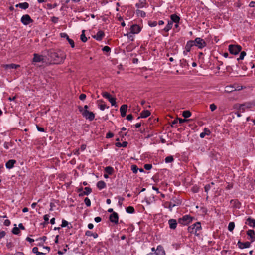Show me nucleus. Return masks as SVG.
<instances>
[{"instance_id": "f257e3e1", "label": "nucleus", "mask_w": 255, "mask_h": 255, "mask_svg": "<svg viewBox=\"0 0 255 255\" xmlns=\"http://www.w3.org/2000/svg\"><path fill=\"white\" fill-rule=\"evenodd\" d=\"M46 58L47 62H49L50 64H58L63 62L65 56L61 52H56L51 49L47 52Z\"/></svg>"}, {"instance_id": "f03ea898", "label": "nucleus", "mask_w": 255, "mask_h": 255, "mask_svg": "<svg viewBox=\"0 0 255 255\" xmlns=\"http://www.w3.org/2000/svg\"><path fill=\"white\" fill-rule=\"evenodd\" d=\"M181 204V201L176 198L175 197H173L170 202H166L164 204V206L165 208H169L170 211H172V208L175 206H179Z\"/></svg>"}, {"instance_id": "7ed1b4c3", "label": "nucleus", "mask_w": 255, "mask_h": 255, "mask_svg": "<svg viewBox=\"0 0 255 255\" xmlns=\"http://www.w3.org/2000/svg\"><path fill=\"white\" fill-rule=\"evenodd\" d=\"M201 230V223L199 222H197L188 228V231L192 234L198 236L200 233L199 232Z\"/></svg>"}, {"instance_id": "20e7f679", "label": "nucleus", "mask_w": 255, "mask_h": 255, "mask_svg": "<svg viewBox=\"0 0 255 255\" xmlns=\"http://www.w3.org/2000/svg\"><path fill=\"white\" fill-rule=\"evenodd\" d=\"M79 111L81 113L82 116L89 121H92L95 118V114L93 112L88 110H84L82 106H78Z\"/></svg>"}, {"instance_id": "39448f33", "label": "nucleus", "mask_w": 255, "mask_h": 255, "mask_svg": "<svg viewBox=\"0 0 255 255\" xmlns=\"http://www.w3.org/2000/svg\"><path fill=\"white\" fill-rule=\"evenodd\" d=\"M242 50V47L239 45H229L228 50L229 52L233 55L238 54Z\"/></svg>"}, {"instance_id": "423d86ee", "label": "nucleus", "mask_w": 255, "mask_h": 255, "mask_svg": "<svg viewBox=\"0 0 255 255\" xmlns=\"http://www.w3.org/2000/svg\"><path fill=\"white\" fill-rule=\"evenodd\" d=\"M33 58L32 60V63H37V62H42V63H46L47 62V58H46V56L39 55L38 54L34 53L33 54Z\"/></svg>"}, {"instance_id": "0eeeda50", "label": "nucleus", "mask_w": 255, "mask_h": 255, "mask_svg": "<svg viewBox=\"0 0 255 255\" xmlns=\"http://www.w3.org/2000/svg\"><path fill=\"white\" fill-rule=\"evenodd\" d=\"M193 42L194 46L198 47L200 49H202L206 46L205 41L199 37L196 38Z\"/></svg>"}, {"instance_id": "6e6552de", "label": "nucleus", "mask_w": 255, "mask_h": 255, "mask_svg": "<svg viewBox=\"0 0 255 255\" xmlns=\"http://www.w3.org/2000/svg\"><path fill=\"white\" fill-rule=\"evenodd\" d=\"M193 218L188 215H186L178 219V222L183 225H187L192 221Z\"/></svg>"}, {"instance_id": "1a4fd4ad", "label": "nucleus", "mask_w": 255, "mask_h": 255, "mask_svg": "<svg viewBox=\"0 0 255 255\" xmlns=\"http://www.w3.org/2000/svg\"><path fill=\"white\" fill-rule=\"evenodd\" d=\"M102 94L104 98L108 100V101L111 103L112 106H117L116 98L112 97L111 95L107 92H103Z\"/></svg>"}, {"instance_id": "9d476101", "label": "nucleus", "mask_w": 255, "mask_h": 255, "mask_svg": "<svg viewBox=\"0 0 255 255\" xmlns=\"http://www.w3.org/2000/svg\"><path fill=\"white\" fill-rule=\"evenodd\" d=\"M21 22L25 25L31 23L33 22V20L31 18L30 16L28 14L24 15L21 18Z\"/></svg>"}, {"instance_id": "9b49d317", "label": "nucleus", "mask_w": 255, "mask_h": 255, "mask_svg": "<svg viewBox=\"0 0 255 255\" xmlns=\"http://www.w3.org/2000/svg\"><path fill=\"white\" fill-rule=\"evenodd\" d=\"M109 219L112 223H118L119 219L118 214L116 212H113L110 215Z\"/></svg>"}, {"instance_id": "f8f14e48", "label": "nucleus", "mask_w": 255, "mask_h": 255, "mask_svg": "<svg viewBox=\"0 0 255 255\" xmlns=\"http://www.w3.org/2000/svg\"><path fill=\"white\" fill-rule=\"evenodd\" d=\"M132 34H137L141 31L140 27L137 24H133L130 27Z\"/></svg>"}, {"instance_id": "ddd939ff", "label": "nucleus", "mask_w": 255, "mask_h": 255, "mask_svg": "<svg viewBox=\"0 0 255 255\" xmlns=\"http://www.w3.org/2000/svg\"><path fill=\"white\" fill-rule=\"evenodd\" d=\"M61 37L66 38L69 43L70 44L71 47L73 48L75 46L74 42L73 40L69 38V36L65 33H62L60 34Z\"/></svg>"}, {"instance_id": "4468645a", "label": "nucleus", "mask_w": 255, "mask_h": 255, "mask_svg": "<svg viewBox=\"0 0 255 255\" xmlns=\"http://www.w3.org/2000/svg\"><path fill=\"white\" fill-rule=\"evenodd\" d=\"M245 224L248 225L250 227L255 228V219L249 217L247 219Z\"/></svg>"}, {"instance_id": "2eb2a0df", "label": "nucleus", "mask_w": 255, "mask_h": 255, "mask_svg": "<svg viewBox=\"0 0 255 255\" xmlns=\"http://www.w3.org/2000/svg\"><path fill=\"white\" fill-rule=\"evenodd\" d=\"M104 35V32L101 30H100L97 32L96 35L93 36V37L98 41H101Z\"/></svg>"}, {"instance_id": "dca6fc26", "label": "nucleus", "mask_w": 255, "mask_h": 255, "mask_svg": "<svg viewBox=\"0 0 255 255\" xmlns=\"http://www.w3.org/2000/svg\"><path fill=\"white\" fill-rule=\"evenodd\" d=\"M169 227L171 229H175L177 226V221L175 219H171L168 220Z\"/></svg>"}, {"instance_id": "f3484780", "label": "nucleus", "mask_w": 255, "mask_h": 255, "mask_svg": "<svg viewBox=\"0 0 255 255\" xmlns=\"http://www.w3.org/2000/svg\"><path fill=\"white\" fill-rule=\"evenodd\" d=\"M238 245L240 248L244 249L249 248L251 245V243L249 242L242 243L240 241H239L238 242Z\"/></svg>"}, {"instance_id": "a211bd4d", "label": "nucleus", "mask_w": 255, "mask_h": 255, "mask_svg": "<svg viewBox=\"0 0 255 255\" xmlns=\"http://www.w3.org/2000/svg\"><path fill=\"white\" fill-rule=\"evenodd\" d=\"M128 109V105H123L120 107V110L121 112V115L122 117H124L126 115V112Z\"/></svg>"}, {"instance_id": "6ab92c4d", "label": "nucleus", "mask_w": 255, "mask_h": 255, "mask_svg": "<svg viewBox=\"0 0 255 255\" xmlns=\"http://www.w3.org/2000/svg\"><path fill=\"white\" fill-rule=\"evenodd\" d=\"M247 234L250 237V240L252 242L255 241V233L253 230H249Z\"/></svg>"}, {"instance_id": "aec40b11", "label": "nucleus", "mask_w": 255, "mask_h": 255, "mask_svg": "<svg viewBox=\"0 0 255 255\" xmlns=\"http://www.w3.org/2000/svg\"><path fill=\"white\" fill-rule=\"evenodd\" d=\"M84 189L85 191L79 193V196L80 197H82L84 195H88L92 192V189L89 187H85Z\"/></svg>"}, {"instance_id": "412c9836", "label": "nucleus", "mask_w": 255, "mask_h": 255, "mask_svg": "<svg viewBox=\"0 0 255 255\" xmlns=\"http://www.w3.org/2000/svg\"><path fill=\"white\" fill-rule=\"evenodd\" d=\"M19 67H20L19 65H17V64H13V63L9 64H5V65H3V67L5 69H17V68H18Z\"/></svg>"}, {"instance_id": "4be33fe9", "label": "nucleus", "mask_w": 255, "mask_h": 255, "mask_svg": "<svg viewBox=\"0 0 255 255\" xmlns=\"http://www.w3.org/2000/svg\"><path fill=\"white\" fill-rule=\"evenodd\" d=\"M15 163L16 161L15 160H9L6 163V167L8 169H11L14 166Z\"/></svg>"}, {"instance_id": "5701e85b", "label": "nucleus", "mask_w": 255, "mask_h": 255, "mask_svg": "<svg viewBox=\"0 0 255 255\" xmlns=\"http://www.w3.org/2000/svg\"><path fill=\"white\" fill-rule=\"evenodd\" d=\"M150 115V112L148 110H144L140 113V116L138 118L139 119L140 118H145L148 117Z\"/></svg>"}, {"instance_id": "b1692460", "label": "nucleus", "mask_w": 255, "mask_h": 255, "mask_svg": "<svg viewBox=\"0 0 255 255\" xmlns=\"http://www.w3.org/2000/svg\"><path fill=\"white\" fill-rule=\"evenodd\" d=\"M193 43H194L193 42V40H190L187 43L185 47V48L187 52H189L190 51L191 47L194 46Z\"/></svg>"}, {"instance_id": "393cba45", "label": "nucleus", "mask_w": 255, "mask_h": 255, "mask_svg": "<svg viewBox=\"0 0 255 255\" xmlns=\"http://www.w3.org/2000/svg\"><path fill=\"white\" fill-rule=\"evenodd\" d=\"M106 186L105 182L103 181H99L97 183V187L100 190L105 188Z\"/></svg>"}, {"instance_id": "a878e982", "label": "nucleus", "mask_w": 255, "mask_h": 255, "mask_svg": "<svg viewBox=\"0 0 255 255\" xmlns=\"http://www.w3.org/2000/svg\"><path fill=\"white\" fill-rule=\"evenodd\" d=\"M16 7H20L23 9H26L29 7V4L27 2L21 3L16 5Z\"/></svg>"}, {"instance_id": "bb28decb", "label": "nucleus", "mask_w": 255, "mask_h": 255, "mask_svg": "<svg viewBox=\"0 0 255 255\" xmlns=\"http://www.w3.org/2000/svg\"><path fill=\"white\" fill-rule=\"evenodd\" d=\"M170 18L171 19V21H172V23L174 22L176 23H177L179 22V21L180 20L179 17L176 14L171 15L170 16Z\"/></svg>"}, {"instance_id": "cd10ccee", "label": "nucleus", "mask_w": 255, "mask_h": 255, "mask_svg": "<svg viewBox=\"0 0 255 255\" xmlns=\"http://www.w3.org/2000/svg\"><path fill=\"white\" fill-rule=\"evenodd\" d=\"M236 90V89L232 86H226L225 89V92L227 93H230Z\"/></svg>"}, {"instance_id": "c85d7f7f", "label": "nucleus", "mask_w": 255, "mask_h": 255, "mask_svg": "<svg viewBox=\"0 0 255 255\" xmlns=\"http://www.w3.org/2000/svg\"><path fill=\"white\" fill-rule=\"evenodd\" d=\"M85 235L87 236H93L94 238H97L98 236L97 233H93L90 231H87L85 233Z\"/></svg>"}, {"instance_id": "c756f323", "label": "nucleus", "mask_w": 255, "mask_h": 255, "mask_svg": "<svg viewBox=\"0 0 255 255\" xmlns=\"http://www.w3.org/2000/svg\"><path fill=\"white\" fill-rule=\"evenodd\" d=\"M105 171L108 174L111 175L114 172V169L111 166H107L105 168Z\"/></svg>"}, {"instance_id": "7c9ffc66", "label": "nucleus", "mask_w": 255, "mask_h": 255, "mask_svg": "<svg viewBox=\"0 0 255 255\" xmlns=\"http://www.w3.org/2000/svg\"><path fill=\"white\" fill-rule=\"evenodd\" d=\"M38 248L37 247H34L32 249V252L33 253H35L36 254V255H44L46 254L45 253L40 252L38 251Z\"/></svg>"}, {"instance_id": "2f4dec72", "label": "nucleus", "mask_w": 255, "mask_h": 255, "mask_svg": "<svg viewBox=\"0 0 255 255\" xmlns=\"http://www.w3.org/2000/svg\"><path fill=\"white\" fill-rule=\"evenodd\" d=\"M172 21H168V24L166 27L164 28V30L166 32H168L169 30L172 28Z\"/></svg>"}, {"instance_id": "473e14b6", "label": "nucleus", "mask_w": 255, "mask_h": 255, "mask_svg": "<svg viewBox=\"0 0 255 255\" xmlns=\"http://www.w3.org/2000/svg\"><path fill=\"white\" fill-rule=\"evenodd\" d=\"M136 14L137 16H140L141 17H144L146 15V13L145 12L140 10H137L136 11Z\"/></svg>"}, {"instance_id": "72a5a7b5", "label": "nucleus", "mask_w": 255, "mask_h": 255, "mask_svg": "<svg viewBox=\"0 0 255 255\" xmlns=\"http://www.w3.org/2000/svg\"><path fill=\"white\" fill-rule=\"evenodd\" d=\"M85 30H82V34L80 36V39L83 42H86L87 40V38L86 37L85 34Z\"/></svg>"}, {"instance_id": "f704fd0d", "label": "nucleus", "mask_w": 255, "mask_h": 255, "mask_svg": "<svg viewBox=\"0 0 255 255\" xmlns=\"http://www.w3.org/2000/svg\"><path fill=\"white\" fill-rule=\"evenodd\" d=\"M182 116L185 118H188L191 116V113L188 110L184 111L182 113Z\"/></svg>"}, {"instance_id": "c9c22d12", "label": "nucleus", "mask_w": 255, "mask_h": 255, "mask_svg": "<svg viewBox=\"0 0 255 255\" xmlns=\"http://www.w3.org/2000/svg\"><path fill=\"white\" fill-rule=\"evenodd\" d=\"M146 4V2L142 1V2L137 3L135 5L137 8H142L144 7V6H145Z\"/></svg>"}, {"instance_id": "e433bc0d", "label": "nucleus", "mask_w": 255, "mask_h": 255, "mask_svg": "<svg viewBox=\"0 0 255 255\" xmlns=\"http://www.w3.org/2000/svg\"><path fill=\"white\" fill-rule=\"evenodd\" d=\"M126 212L128 213H133L135 211L134 208L132 206H128L126 209Z\"/></svg>"}, {"instance_id": "4c0bfd02", "label": "nucleus", "mask_w": 255, "mask_h": 255, "mask_svg": "<svg viewBox=\"0 0 255 255\" xmlns=\"http://www.w3.org/2000/svg\"><path fill=\"white\" fill-rule=\"evenodd\" d=\"M235 228V223L233 222H230L229 223L228 229L229 231L232 232Z\"/></svg>"}, {"instance_id": "58836bf2", "label": "nucleus", "mask_w": 255, "mask_h": 255, "mask_svg": "<svg viewBox=\"0 0 255 255\" xmlns=\"http://www.w3.org/2000/svg\"><path fill=\"white\" fill-rule=\"evenodd\" d=\"M245 104H240L236 106V108L239 109L241 112L243 113L245 111Z\"/></svg>"}, {"instance_id": "ea45409f", "label": "nucleus", "mask_w": 255, "mask_h": 255, "mask_svg": "<svg viewBox=\"0 0 255 255\" xmlns=\"http://www.w3.org/2000/svg\"><path fill=\"white\" fill-rule=\"evenodd\" d=\"M205 131L200 133V137L201 138H204L206 135H208L210 133V131L209 130L207 129V128H205Z\"/></svg>"}, {"instance_id": "a19ab883", "label": "nucleus", "mask_w": 255, "mask_h": 255, "mask_svg": "<svg viewBox=\"0 0 255 255\" xmlns=\"http://www.w3.org/2000/svg\"><path fill=\"white\" fill-rule=\"evenodd\" d=\"M68 225H69V223L67 221H66L65 220H64V219L62 220V224L61 225L62 227H65L66 226H68V228H70L72 227L71 225L70 226V227H69V226H68Z\"/></svg>"}, {"instance_id": "79ce46f5", "label": "nucleus", "mask_w": 255, "mask_h": 255, "mask_svg": "<svg viewBox=\"0 0 255 255\" xmlns=\"http://www.w3.org/2000/svg\"><path fill=\"white\" fill-rule=\"evenodd\" d=\"M173 160V157L172 156H168L165 158V161L166 163H171Z\"/></svg>"}, {"instance_id": "37998d69", "label": "nucleus", "mask_w": 255, "mask_h": 255, "mask_svg": "<svg viewBox=\"0 0 255 255\" xmlns=\"http://www.w3.org/2000/svg\"><path fill=\"white\" fill-rule=\"evenodd\" d=\"M138 168L136 165H132L131 166V170L134 173H136L138 170Z\"/></svg>"}, {"instance_id": "c03bdc74", "label": "nucleus", "mask_w": 255, "mask_h": 255, "mask_svg": "<svg viewBox=\"0 0 255 255\" xmlns=\"http://www.w3.org/2000/svg\"><path fill=\"white\" fill-rule=\"evenodd\" d=\"M12 232L13 234H14L15 235H18L19 233V228L15 226V227H14L13 228Z\"/></svg>"}, {"instance_id": "a18cd8bd", "label": "nucleus", "mask_w": 255, "mask_h": 255, "mask_svg": "<svg viewBox=\"0 0 255 255\" xmlns=\"http://www.w3.org/2000/svg\"><path fill=\"white\" fill-rule=\"evenodd\" d=\"M246 55V53L245 51H242L240 53V57L237 59V60H243Z\"/></svg>"}, {"instance_id": "49530a36", "label": "nucleus", "mask_w": 255, "mask_h": 255, "mask_svg": "<svg viewBox=\"0 0 255 255\" xmlns=\"http://www.w3.org/2000/svg\"><path fill=\"white\" fill-rule=\"evenodd\" d=\"M98 107L101 110H104L105 108H108L109 107H107L105 104H99Z\"/></svg>"}, {"instance_id": "de8ad7c7", "label": "nucleus", "mask_w": 255, "mask_h": 255, "mask_svg": "<svg viewBox=\"0 0 255 255\" xmlns=\"http://www.w3.org/2000/svg\"><path fill=\"white\" fill-rule=\"evenodd\" d=\"M84 202L87 206L89 207L91 205V201L88 198L86 197L84 199Z\"/></svg>"}, {"instance_id": "09e8293b", "label": "nucleus", "mask_w": 255, "mask_h": 255, "mask_svg": "<svg viewBox=\"0 0 255 255\" xmlns=\"http://www.w3.org/2000/svg\"><path fill=\"white\" fill-rule=\"evenodd\" d=\"M152 167V166L151 164H146L144 165V168L147 170H150Z\"/></svg>"}, {"instance_id": "8fccbe9b", "label": "nucleus", "mask_w": 255, "mask_h": 255, "mask_svg": "<svg viewBox=\"0 0 255 255\" xmlns=\"http://www.w3.org/2000/svg\"><path fill=\"white\" fill-rule=\"evenodd\" d=\"M157 23L156 21H149L148 22V25L150 27H155L157 25Z\"/></svg>"}, {"instance_id": "3c124183", "label": "nucleus", "mask_w": 255, "mask_h": 255, "mask_svg": "<svg viewBox=\"0 0 255 255\" xmlns=\"http://www.w3.org/2000/svg\"><path fill=\"white\" fill-rule=\"evenodd\" d=\"M102 50L104 52H109L111 51V48L108 46H105L103 48Z\"/></svg>"}, {"instance_id": "603ef678", "label": "nucleus", "mask_w": 255, "mask_h": 255, "mask_svg": "<svg viewBox=\"0 0 255 255\" xmlns=\"http://www.w3.org/2000/svg\"><path fill=\"white\" fill-rule=\"evenodd\" d=\"M44 223L48 224L49 221V215L46 214L44 216Z\"/></svg>"}, {"instance_id": "864d4df0", "label": "nucleus", "mask_w": 255, "mask_h": 255, "mask_svg": "<svg viewBox=\"0 0 255 255\" xmlns=\"http://www.w3.org/2000/svg\"><path fill=\"white\" fill-rule=\"evenodd\" d=\"M210 108L212 111H214L217 108V106L214 104H212L210 105Z\"/></svg>"}, {"instance_id": "5fc2aeb1", "label": "nucleus", "mask_w": 255, "mask_h": 255, "mask_svg": "<svg viewBox=\"0 0 255 255\" xmlns=\"http://www.w3.org/2000/svg\"><path fill=\"white\" fill-rule=\"evenodd\" d=\"M210 188L211 186L209 184L206 185L204 187L205 191L207 193L208 191L210 189Z\"/></svg>"}, {"instance_id": "6e6d98bb", "label": "nucleus", "mask_w": 255, "mask_h": 255, "mask_svg": "<svg viewBox=\"0 0 255 255\" xmlns=\"http://www.w3.org/2000/svg\"><path fill=\"white\" fill-rule=\"evenodd\" d=\"M51 21H52L53 23H57V22H58V18L53 16V17H52L51 18Z\"/></svg>"}, {"instance_id": "4d7b16f0", "label": "nucleus", "mask_w": 255, "mask_h": 255, "mask_svg": "<svg viewBox=\"0 0 255 255\" xmlns=\"http://www.w3.org/2000/svg\"><path fill=\"white\" fill-rule=\"evenodd\" d=\"M10 220H8V219H6L4 221V225L6 226H8L10 225Z\"/></svg>"}, {"instance_id": "13d9d810", "label": "nucleus", "mask_w": 255, "mask_h": 255, "mask_svg": "<svg viewBox=\"0 0 255 255\" xmlns=\"http://www.w3.org/2000/svg\"><path fill=\"white\" fill-rule=\"evenodd\" d=\"M114 134L111 132H108L106 135V138H110L113 137Z\"/></svg>"}, {"instance_id": "bf43d9fd", "label": "nucleus", "mask_w": 255, "mask_h": 255, "mask_svg": "<svg viewBox=\"0 0 255 255\" xmlns=\"http://www.w3.org/2000/svg\"><path fill=\"white\" fill-rule=\"evenodd\" d=\"M245 104V106L247 108H249L251 107L252 105L255 106V102L254 103H253V104H252V103H248Z\"/></svg>"}, {"instance_id": "052dcab7", "label": "nucleus", "mask_w": 255, "mask_h": 255, "mask_svg": "<svg viewBox=\"0 0 255 255\" xmlns=\"http://www.w3.org/2000/svg\"><path fill=\"white\" fill-rule=\"evenodd\" d=\"M86 97V95L84 94H82L80 95L79 98L81 100H84Z\"/></svg>"}, {"instance_id": "680f3d73", "label": "nucleus", "mask_w": 255, "mask_h": 255, "mask_svg": "<svg viewBox=\"0 0 255 255\" xmlns=\"http://www.w3.org/2000/svg\"><path fill=\"white\" fill-rule=\"evenodd\" d=\"M5 234L6 233L4 231L0 232V239L3 238L5 236Z\"/></svg>"}, {"instance_id": "e2e57ef3", "label": "nucleus", "mask_w": 255, "mask_h": 255, "mask_svg": "<svg viewBox=\"0 0 255 255\" xmlns=\"http://www.w3.org/2000/svg\"><path fill=\"white\" fill-rule=\"evenodd\" d=\"M101 218L100 217H96L95 218L94 220L96 222L98 223L101 221Z\"/></svg>"}, {"instance_id": "0e129e2a", "label": "nucleus", "mask_w": 255, "mask_h": 255, "mask_svg": "<svg viewBox=\"0 0 255 255\" xmlns=\"http://www.w3.org/2000/svg\"><path fill=\"white\" fill-rule=\"evenodd\" d=\"M36 127H37V130H38L39 131H40V132H43V131H44V128H41V127H39V126H36Z\"/></svg>"}, {"instance_id": "69168bd1", "label": "nucleus", "mask_w": 255, "mask_h": 255, "mask_svg": "<svg viewBox=\"0 0 255 255\" xmlns=\"http://www.w3.org/2000/svg\"><path fill=\"white\" fill-rule=\"evenodd\" d=\"M133 119V116L131 114L128 115L127 117L128 120L130 121Z\"/></svg>"}, {"instance_id": "338daca9", "label": "nucleus", "mask_w": 255, "mask_h": 255, "mask_svg": "<svg viewBox=\"0 0 255 255\" xmlns=\"http://www.w3.org/2000/svg\"><path fill=\"white\" fill-rule=\"evenodd\" d=\"M249 6L252 7H255V1H252L249 4Z\"/></svg>"}, {"instance_id": "774afa93", "label": "nucleus", "mask_w": 255, "mask_h": 255, "mask_svg": "<svg viewBox=\"0 0 255 255\" xmlns=\"http://www.w3.org/2000/svg\"><path fill=\"white\" fill-rule=\"evenodd\" d=\"M9 143L8 142H5L4 144V147L5 149H8L9 148Z\"/></svg>"}]
</instances>
